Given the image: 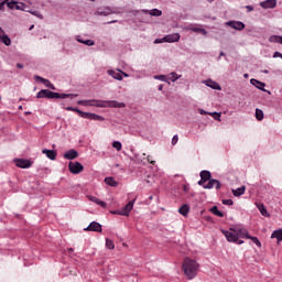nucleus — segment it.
<instances>
[{"instance_id": "f257e3e1", "label": "nucleus", "mask_w": 282, "mask_h": 282, "mask_svg": "<svg viewBox=\"0 0 282 282\" xmlns=\"http://www.w3.org/2000/svg\"><path fill=\"white\" fill-rule=\"evenodd\" d=\"M77 105H82L83 107H112L115 109H123V107H127L124 102H118L116 100H96V99H89V100H79L77 101Z\"/></svg>"}, {"instance_id": "f03ea898", "label": "nucleus", "mask_w": 282, "mask_h": 282, "mask_svg": "<svg viewBox=\"0 0 282 282\" xmlns=\"http://www.w3.org/2000/svg\"><path fill=\"white\" fill-rule=\"evenodd\" d=\"M198 268H199V264L195 260L191 258L184 259L183 270L187 279H195V276H197Z\"/></svg>"}, {"instance_id": "7ed1b4c3", "label": "nucleus", "mask_w": 282, "mask_h": 282, "mask_svg": "<svg viewBox=\"0 0 282 282\" xmlns=\"http://www.w3.org/2000/svg\"><path fill=\"white\" fill-rule=\"evenodd\" d=\"M36 98H48L50 100L54 98H76V95L74 94H59V93H54L50 89H42L36 94Z\"/></svg>"}, {"instance_id": "20e7f679", "label": "nucleus", "mask_w": 282, "mask_h": 282, "mask_svg": "<svg viewBox=\"0 0 282 282\" xmlns=\"http://www.w3.org/2000/svg\"><path fill=\"white\" fill-rule=\"evenodd\" d=\"M223 235H225L226 239L228 241H231L232 243H238V246H241V243H243V240H239V232H237V230H223Z\"/></svg>"}, {"instance_id": "39448f33", "label": "nucleus", "mask_w": 282, "mask_h": 282, "mask_svg": "<svg viewBox=\"0 0 282 282\" xmlns=\"http://www.w3.org/2000/svg\"><path fill=\"white\" fill-rule=\"evenodd\" d=\"M68 170L70 173H73V175H78L85 171V166H83V164H80V162L78 161H75V162L70 161L68 163Z\"/></svg>"}, {"instance_id": "423d86ee", "label": "nucleus", "mask_w": 282, "mask_h": 282, "mask_svg": "<svg viewBox=\"0 0 282 282\" xmlns=\"http://www.w3.org/2000/svg\"><path fill=\"white\" fill-rule=\"evenodd\" d=\"M181 39L180 33L165 35L162 40H155V43H177Z\"/></svg>"}, {"instance_id": "0eeeda50", "label": "nucleus", "mask_w": 282, "mask_h": 282, "mask_svg": "<svg viewBox=\"0 0 282 282\" xmlns=\"http://www.w3.org/2000/svg\"><path fill=\"white\" fill-rule=\"evenodd\" d=\"M80 118H85L86 120H97L99 122L105 121V117L91 112H80Z\"/></svg>"}, {"instance_id": "6e6552de", "label": "nucleus", "mask_w": 282, "mask_h": 282, "mask_svg": "<svg viewBox=\"0 0 282 282\" xmlns=\"http://www.w3.org/2000/svg\"><path fill=\"white\" fill-rule=\"evenodd\" d=\"M135 204V199L130 200L123 208L120 209L119 215L122 217H129V213L133 210V205Z\"/></svg>"}, {"instance_id": "1a4fd4ad", "label": "nucleus", "mask_w": 282, "mask_h": 282, "mask_svg": "<svg viewBox=\"0 0 282 282\" xmlns=\"http://www.w3.org/2000/svg\"><path fill=\"white\" fill-rule=\"evenodd\" d=\"M213 177V174H210V171H202L200 172V180L198 181V186H204L206 182H209V180Z\"/></svg>"}, {"instance_id": "9d476101", "label": "nucleus", "mask_w": 282, "mask_h": 282, "mask_svg": "<svg viewBox=\"0 0 282 282\" xmlns=\"http://www.w3.org/2000/svg\"><path fill=\"white\" fill-rule=\"evenodd\" d=\"M208 183L203 185V188H216V191H219V188H221V183L218 180L215 178H210L209 181H207Z\"/></svg>"}, {"instance_id": "9b49d317", "label": "nucleus", "mask_w": 282, "mask_h": 282, "mask_svg": "<svg viewBox=\"0 0 282 282\" xmlns=\"http://www.w3.org/2000/svg\"><path fill=\"white\" fill-rule=\"evenodd\" d=\"M84 230H86L87 232H102V225H100L99 223L93 221Z\"/></svg>"}, {"instance_id": "f8f14e48", "label": "nucleus", "mask_w": 282, "mask_h": 282, "mask_svg": "<svg viewBox=\"0 0 282 282\" xmlns=\"http://www.w3.org/2000/svg\"><path fill=\"white\" fill-rule=\"evenodd\" d=\"M15 166H18L19 169H30V166H32V162L25 159H17Z\"/></svg>"}, {"instance_id": "ddd939ff", "label": "nucleus", "mask_w": 282, "mask_h": 282, "mask_svg": "<svg viewBox=\"0 0 282 282\" xmlns=\"http://www.w3.org/2000/svg\"><path fill=\"white\" fill-rule=\"evenodd\" d=\"M95 14H98V17H109V14H116V11L109 7H106L104 9H98Z\"/></svg>"}, {"instance_id": "4468645a", "label": "nucleus", "mask_w": 282, "mask_h": 282, "mask_svg": "<svg viewBox=\"0 0 282 282\" xmlns=\"http://www.w3.org/2000/svg\"><path fill=\"white\" fill-rule=\"evenodd\" d=\"M0 41H1V43H3L7 46L12 45V40H10V37L8 35H6V31H3V29H1V26H0Z\"/></svg>"}, {"instance_id": "2eb2a0df", "label": "nucleus", "mask_w": 282, "mask_h": 282, "mask_svg": "<svg viewBox=\"0 0 282 282\" xmlns=\"http://www.w3.org/2000/svg\"><path fill=\"white\" fill-rule=\"evenodd\" d=\"M7 6L8 8H10V10H23L24 12H28V10H25L24 3H17L12 1V2H8Z\"/></svg>"}, {"instance_id": "dca6fc26", "label": "nucleus", "mask_w": 282, "mask_h": 282, "mask_svg": "<svg viewBox=\"0 0 282 282\" xmlns=\"http://www.w3.org/2000/svg\"><path fill=\"white\" fill-rule=\"evenodd\" d=\"M227 25L229 28H232L234 30H243L246 28V24H243V22H239V21H229L227 22Z\"/></svg>"}, {"instance_id": "f3484780", "label": "nucleus", "mask_w": 282, "mask_h": 282, "mask_svg": "<svg viewBox=\"0 0 282 282\" xmlns=\"http://www.w3.org/2000/svg\"><path fill=\"white\" fill-rule=\"evenodd\" d=\"M260 6L264 10L276 8V0H265L263 2H260Z\"/></svg>"}, {"instance_id": "a211bd4d", "label": "nucleus", "mask_w": 282, "mask_h": 282, "mask_svg": "<svg viewBox=\"0 0 282 282\" xmlns=\"http://www.w3.org/2000/svg\"><path fill=\"white\" fill-rule=\"evenodd\" d=\"M251 85H253V87H257V89H260L261 91H265V84L263 82H260L258 79L252 78L250 80Z\"/></svg>"}, {"instance_id": "6ab92c4d", "label": "nucleus", "mask_w": 282, "mask_h": 282, "mask_svg": "<svg viewBox=\"0 0 282 282\" xmlns=\"http://www.w3.org/2000/svg\"><path fill=\"white\" fill-rule=\"evenodd\" d=\"M144 14H150V17H162V11L160 9H152V10H142Z\"/></svg>"}, {"instance_id": "aec40b11", "label": "nucleus", "mask_w": 282, "mask_h": 282, "mask_svg": "<svg viewBox=\"0 0 282 282\" xmlns=\"http://www.w3.org/2000/svg\"><path fill=\"white\" fill-rule=\"evenodd\" d=\"M36 80H40L41 83H43V85H45V87H48V89H56V87L54 86V84L50 83L48 79H45L41 76H35Z\"/></svg>"}, {"instance_id": "412c9836", "label": "nucleus", "mask_w": 282, "mask_h": 282, "mask_svg": "<svg viewBox=\"0 0 282 282\" xmlns=\"http://www.w3.org/2000/svg\"><path fill=\"white\" fill-rule=\"evenodd\" d=\"M65 160H76L78 158V151L69 150L64 154Z\"/></svg>"}, {"instance_id": "4be33fe9", "label": "nucleus", "mask_w": 282, "mask_h": 282, "mask_svg": "<svg viewBox=\"0 0 282 282\" xmlns=\"http://www.w3.org/2000/svg\"><path fill=\"white\" fill-rule=\"evenodd\" d=\"M205 85L207 87H210L212 89H217L218 91H221V86L217 84V82H213V79H207L205 82Z\"/></svg>"}, {"instance_id": "5701e85b", "label": "nucleus", "mask_w": 282, "mask_h": 282, "mask_svg": "<svg viewBox=\"0 0 282 282\" xmlns=\"http://www.w3.org/2000/svg\"><path fill=\"white\" fill-rule=\"evenodd\" d=\"M42 153L44 155H46V158H48V160H56V151H54V150L44 149V150H42Z\"/></svg>"}, {"instance_id": "b1692460", "label": "nucleus", "mask_w": 282, "mask_h": 282, "mask_svg": "<svg viewBox=\"0 0 282 282\" xmlns=\"http://www.w3.org/2000/svg\"><path fill=\"white\" fill-rule=\"evenodd\" d=\"M178 213L180 215H183V217H186V215L191 213V206H188L187 204H184L183 206L180 207Z\"/></svg>"}, {"instance_id": "393cba45", "label": "nucleus", "mask_w": 282, "mask_h": 282, "mask_svg": "<svg viewBox=\"0 0 282 282\" xmlns=\"http://www.w3.org/2000/svg\"><path fill=\"white\" fill-rule=\"evenodd\" d=\"M89 202H94L95 204H98V206H101V208H107V203L98 199L95 196H88Z\"/></svg>"}, {"instance_id": "a878e982", "label": "nucleus", "mask_w": 282, "mask_h": 282, "mask_svg": "<svg viewBox=\"0 0 282 282\" xmlns=\"http://www.w3.org/2000/svg\"><path fill=\"white\" fill-rule=\"evenodd\" d=\"M109 76H112L116 80H122V73L121 70H108Z\"/></svg>"}, {"instance_id": "bb28decb", "label": "nucleus", "mask_w": 282, "mask_h": 282, "mask_svg": "<svg viewBox=\"0 0 282 282\" xmlns=\"http://www.w3.org/2000/svg\"><path fill=\"white\" fill-rule=\"evenodd\" d=\"M257 208L259 209V212L261 213V215L263 217H270V213H268V209L265 208V205L263 204H258Z\"/></svg>"}, {"instance_id": "cd10ccee", "label": "nucleus", "mask_w": 282, "mask_h": 282, "mask_svg": "<svg viewBox=\"0 0 282 282\" xmlns=\"http://www.w3.org/2000/svg\"><path fill=\"white\" fill-rule=\"evenodd\" d=\"M243 193H246V186H241V187H238L237 189H232V195H235V197H241Z\"/></svg>"}, {"instance_id": "c85d7f7f", "label": "nucleus", "mask_w": 282, "mask_h": 282, "mask_svg": "<svg viewBox=\"0 0 282 282\" xmlns=\"http://www.w3.org/2000/svg\"><path fill=\"white\" fill-rule=\"evenodd\" d=\"M105 183L108 185V186H112V187H116L118 186V182L116 181V178L109 176V177H106L105 178Z\"/></svg>"}, {"instance_id": "c756f323", "label": "nucleus", "mask_w": 282, "mask_h": 282, "mask_svg": "<svg viewBox=\"0 0 282 282\" xmlns=\"http://www.w3.org/2000/svg\"><path fill=\"white\" fill-rule=\"evenodd\" d=\"M238 232V239L241 237V239H249L250 235H248V230L246 229H238L236 230Z\"/></svg>"}, {"instance_id": "7c9ffc66", "label": "nucleus", "mask_w": 282, "mask_h": 282, "mask_svg": "<svg viewBox=\"0 0 282 282\" xmlns=\"http://www.w3.org/2000/svg\"><path fill=\"white\" fill-rule=\"evenodd\" d=\"M271 239H278V241H282V229L274 230L271 235Z\"/></svg>"}, {"instance_id": "2f4dec72", "label": "nucleus", "mask_w": 282, "mask_h": 282, "mask_svg": "<svg viewBox=\"0 0 282 282\" xmlns=\"http://www.w3.org/2000/svg\"><path fill=\"white\" fill-rule=\"evenodd\" d=\"M210 213L216 217H224V213H221L217 206L212 207Z\"/></svg>"}, {"instance_id": "473e14b6", "label": "nucleus", "mask_w": 282, "mask_h": 282, "mask_svg": "<svg viewBox=\"0 0 282 282\" xmlns=\"http://www.w3.org/2000/svg\"><path fill=\"white\" fill-rule=\"evenodd\" d=\"M106 247L108 248V250H113V248H116V245L113 243V240L107 238Z\"/></svg>"}, {"instance_id": "72a5a7b5", "label": "nucleus", "mask_w": 282, "mask_h": 282, "mask_svg": "<svg viewBox=\"0 0 282 282\" xmlns=\"http://www.w3.org/2000/svg\"><path fill=\"white\" fill-rule=\"evenodd\" d=\"M256 118H257V120H259V121L263 120V110L257 108V109H256Z\"/></svg>"}, {"instance_id": "f704fd0d", "label": "nucleus", "mask_w": 282, "mask_h": 282, "mask_svg": "<svg viewBox=\"0 0 282 282\" xmlns=\"http://www.w3.org/2000/svg\"><path fill=\"white\" fill-rule=\"evenodd\" d=\"M191 30H192V32H197V33L203 34L204 36H206V35L208 34V32H206V31H205L204 29H202V28H192Z\"/></svg>"}, {"instance_id": "c9c22d12", "label": "nucleus", "mask_w": 282, "mask_h": 282, "mask_svg": "<svg viewBox=\"0 0 282 282\" xmlns=\"http://www.w3.org/2000/svg\"><path fill=\"white\" fill-rule=\"evenodd\" d=\"M249 239H251V241H252L253 243H256V246H257L258 248H261V241L259 240V238H257V237H254V236H249Z\"/></svg>"}, {"instance_id": "e433bc0d", "label": "nucleus", "mask_w": 282, "mask_h": 282, "mask_svg": "<svg viewBox=\"0 0 282 282\" xmlns=\"http://www.w3.org/2000/svg\"><path fill=\"white\" fill-rule=\"evenodd\" d=\"M65 109L66 111H75V113H78V116H80V113H85L83 110L74 107H66Z\"/></svg>"}, {"instance_id": "4c0bfd02", "label": "nucleus", "mask_w": 282, "mask_h": 282, "mask_svg": "<svg viewBox=\"0 0 282 282\" xmlns=\"http://www.w3.org/2000/svg\"><path fill=\"white\" fill-rule=\"evenodd\" d=\"M180 76L177 75V73H171L169 75V80H172V83H175V80H178Z\"/></svg>"}, {"instance_id": "58836bf2", "label": "nucleus", "mask_w": 282, "mask_h": 282, "mask_svg": "<svg viewBox=\"0 0 282 282\" xmlns=\"http://www.w3.org/2000/svg\"><path fill=\"white\" fill-rule=\"evenodd\" d=\"M112 147L113 149H116L117 151H122V143L120 141H115L112 142Z\"/></svg>"}, {"instance_id": "ea45409f", "label": "nucleus", "mask_w": 282, "mask_h": 282, "mask_svg": "<svg viewBox=\"0 0 282 282\" xmlns=\"http://www.w3.org/2000/svg\"><path fill=\"white\" fill-rule=\"evenodd\" d=\"M209 116H213L214 120H218L219 122H221V113H219V112H209Z\"/></svg>"}, {"instance_id": "a19ab883", "label": "nucleus", "mask_w": 282, "mask_h": 282, "mask_svg": "<svg viewBox=\"0 0 282 282\" xmlns=\"http://www.w3.org/2000/svg\"><path fill=\"white\" fill-rule=\"evenodd\" d=\"M270 41H274V43H280L282 45V36L275 35L270 37Z\"/></svg>"}, {"instance_id": "79ce46f5", "label": "nucleus", "mask_w": 282, "mask_h": 282, "mask_svg": "<svg viewBox=\"0 0 282 282\" xmlns=\"http://www.w3.org/2000/svg\"><path fill=\"white\" fill-rule=\"evenodd\" d=\"M77 41L79 43H84V45H89V46L94 45V41H91V40H86V41L77 40Z\"/></svg>"}, {"instance_id": "37998d69", "label": "nucleus", "mask_w": 282, "mask_h": 282, "mask_svg": "<svg viewBox=\"0 0 282 282\" xmlns=\"http://www.w3.org/2000/svg\"><path fill=\"white\" fill-rule=\"evenodd\" d=\"M177 142H180V137H177V134H175V135L172 138V145L175 147V144H177Z\"/></svg>"}, {"instance_id": "c03bdc74", "label": "nucleus", "mask_w": 282, "mask_h": 282, "mask_svg": "<svg viewBox=\"0 0 282 282\" xmlns=\"http://www.w3.org/2000/svg\"><path fill=\"white\" fill-rule=\"evenodd\" d=\"M223 204H224L225 206H232L234 202H232V199H224V200H223Z\"/></svg>"}, {"instance_id": "a18cd8bd", "label": "nucleus", "mask_w": 282, "mask_h": 282, "mask_svg": "<svg viewBox=\"0 0 282 282\" xmlns=\"http://www.w3.org/2000/svg\"><path fill=\"white\" fill-rule=\"evenodd\" d=\"M154 78L156 80H162V82L166 80V76H164V75H155Z\"/></svg>"}, {"instance_id": "49530a36", "label": "nucleus", "mask_w": 282, "mask_h": 282, "mask_svg": "<svg viewBox=\"0 0 282 282\" xmlns=\"http://www.w3.org/2000/svg\"><path fill=\"white\" fill-rule=\"evenodd\" d=\"M198 113H200V116H209L210 112H206V110L199 108Z\"/></svg>"}, {"instance_id": "de8ad7c7", "label": "nucleus", "mask_w": 282, "mask_h": 282, "mask_svg": "<svg viewBox=\"0 0 282 282\" xmlns=\"http://www.w3.org/2000/svg\"><path fill=\"white\" fill-rule=\"evenodd\" d=\"M147 160H148V162H149L150 164H152V165L155 164V161L153 160V156L148 155V156H147Z\"/></svg>"}, {"instance_id": "09e8293b", "label": "nucleus", "mask_w": 282, "mask_h": 282, "mask_svg": "<svg viewBox=\"0 0 282 282\" xmlns=\"http://www.w3.org/2000/svg\"><path fill=\"white\" fill-rule=\"evenodd\" d=\"M273 58H282V54L280 52H275L273 54Z\"/></svg>"}, {"instance_id": "8fccbe9b", "label": "nucleus", "mask_w": 282, "mask_h": 282, "mask_svg": "<svg viewBox=\"0 0 282 282\" xmlns=\"http://www.w3.org/2000/svg\"><path fill=\"white\" fill-rule=\"evenodd\" d=\"M184 193H188L191 191V187L188 185H183Z\"/></svg>"}, {"instance_id": "3c124183", "label": "nucleus", "mask_w": 282, "mask_h": 282, "mask_svg": "<svg viewBox=\"0 0 282 282\" xmlns=\"http://www.w3.org/2000/svg\"><path fill=\"white\" fill-rule=\"evenodd\" d=\"M6 8V1L0 0V10H3Z\"/></svg>"}, {"instance_id": "603ef678", "label": "nucleus", "mask_w": 282, "mask_h": 282, "mask_svg": "<svg viewBox=\"0 0 282 282\" xmlns=\"http://www.w3.org/2000/svg\"><path fill=\"white\" fill-rule=\"evenodd\" d=\"M32 14H34V17H39V19H43V17L41 14H39V11H34V12H32Z\"/></svg>"}, {"instance_id": "864d4df0", "label": "nucleus", "mask_w": 282, "mask_h": 282, "mask_svg": "<svg viewBox=\"0 0 282 282\" xmlns=\"http://www.w3.org/2000/svg\"><path fill=\"white\" fill-rule=\"evenodd\" d=\"M32 14H34V17H39V19H43V17L41 14H39V11H34V12H32Z\"/></svg>"}, {"instance_id": "5fc2aeb1", "label": "nucleus", "mask_w": 282, "mask_h": 282, "mask_svg": "<svg viewBox=\"0 0 282 282\" xmlns=\"http://www.w3.org/2000/svg\"><path fill=\"white\" fill-rule=\"evenodd\" d=\"M17 67H18V69H23V64L18 63V64H17Z\"/></svg>"}, {"instance_id": "6e6d98bb", "label": "nucleus", "mask_w": 282, "mask_h": 282, "mask_svg": "<svg viewBox=\"0 0 282 282\" xmlns=\"http://www.w3.org/2000/svg\"><path fill=\"white\" fill-rule=\"evenodd\" d=\"M121 76H124L126 78H129V74L121 70Z\"/></svg>"}, {"instance_id": "4d7b16f0", "label": "nucleus", "mask_w": 282, "mask_h": 282, "mask_svg": "<svg viewBox=\"0 0 282 282\" xmlns=\"http://www.w3.org/2000/svg\"><path fill=\"white\" fill-rule=\"evenodd\" d=\"M112 215H120V209L119 210H113Z\"/></svg>"}, {"instance_id": "13d9d810", "label": "nucleus", "mask_w": 282, "mask_h": 282, "mask_svg": "<svg viewBox=\"0 0 282 282\" xmlns=\"http://www.w3.org/2000/svg\"><path fill=\"white\" fill-rule=\"evenodd\" d=\"M247 10H249V12H252L253 8L251 6H247Z\"/></svg>"}, {"instance_id": "bf43d9fd", "label": "nucleus", "mask_w": 282, "mask_h": 282, "mask_svg": "<svg viewBox=\"0 0 282 282\" xmlns=\"http://www.w3.org/2000/svg\"><path fill=\"white\" fill-rule=\"evenodd\" d=\"M163 88H164V86H163V85H160V86H159V91H162Z\"/></svg>"}, {"instance_id": "052dcab7", "label": "nucleus", "mask_w": 282, "mask_h": 282, "mask_svg": "<svg viewBox=\"0 0 282 282\" xmlns=\"http://www.w3.org/2000/svg\"><path fill=\"white\" fill-rule=\"evenodd\" d=\"M29 30H30V31L34 30V25H31Z\"/></svg>"}, {"instance_id": "680f3d73", "label": "nucleus", "mask_w": 282, "mask_h": 282, "mask_svg": "<svg viewBox=\"0 0 282 282\" xmlns=\"http://www.w3.org/2000/svg\"><path fill=\"white\" fill-rule=\"evenodd\" d=\"M108 23H117V21H116V20H112V21H110V22H108Z\"/></svg>"}, {"instance_id": "e2e57ef3", "label": "nucleus", "mask_w": 282, "mask_h": 282, "mask_svg": "<svg viewBox=\"0 0 282 282\" xmlns=\"http://www.w3.org/2000/svg\"><path fill=\"white\" fill-rule=\"evenodd\" d=\"M220 56H226V54H224V52H220Z\"/></svg>"}, {"instance_id": "0e129e2a", "label": "nucleus", "mask_w": 282, "mask_h": 282, "mask_svg": "<svg viewBox=\"0 0 282 282\" xmlns=\"http://www.w3.org/2000/svg\"><path fill=\"white\" fill-rule=\"evenodd\" d=\"M68 250H69V252H74V249H72V248H70V249H68Z\"/></svg>"}, {"instance_id": "69168bd1", "label": "nucleus", "mask_w": 282, "mask_h": 282, "mask_svg": "<svg viewBox=\"0 0 282 282\" xmlns=\"http://www.w3.org/2000/svg\"><path fill=\"white\" fill-rule=\"evenodd\" d=\"M209 3H213V1H215V0H207Z\"/></svg>"}, {"instance_id": "338daca9", "label": "nucleus", "mask_w": 282, "mask_h": 282, "mask_svg": "<svg viewBox=\"0 0 282 282\" xmlns=\"http://www.w3.org/2000/svg\"><path fill=\"white\" fill-rule=\"evenodd\" d=\"M245 78H248V74H245Z\"/></svg>"}, {"instance_id": "774afa93", "label": "nucleus", "mask_w": 282, "mask_h": 282, "mask_svg": "<svg viewBox=\"0 0 282 282\" xmlns=\"http://www.w3.org/2000/svg\"><path fill=\"white\" fill-rule=\"evenodd\" d=\"M269 72L268 70H264V74H268Z\"/></svg>"}]
</instances>
